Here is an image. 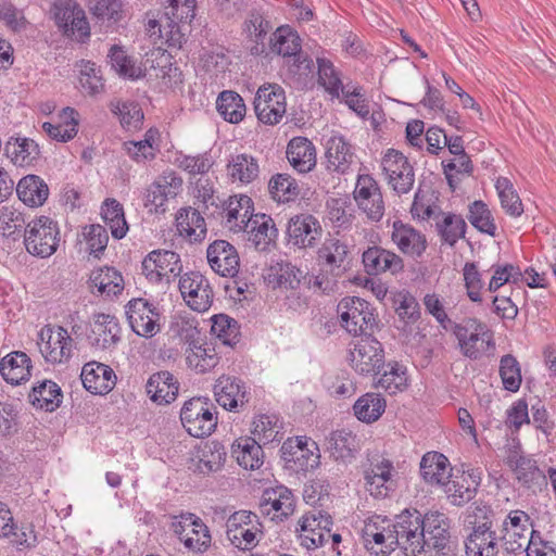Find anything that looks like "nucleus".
I'll list each match as a JSON object with an SVG mask.
<instances>
[{"mask_svg":"<svg viewBox=\"0 0 556 556\" xmlns=\"http://www.w3.org/2000/svg\"><path fill=\"white\" fill-rule=\"evenodd\" d=\"M342 327L353 336H371L376 318L370 304L357 296L342 299L338 304Z\"/></svg>","mask_w":556,"mask_h":556,"instance_id":"7ed1b4c3","label":"nucleus"},{"mask_svg":"<svg viewBox=\"0 0 556 556\" xmlns=\"http://www.w3.org/2000/svg\"><path fill=\"white\" fill-rule=\"evenodd\" d=\"M530 533H532V531H530L529 528L500 529L498 539L502 546H504L505 551L509 554L523 549L528 553L532 549L530 547Z\"/></svg>","mask_w":556,"mask_h":556,"instance_id":"13d9d810","label":"nucleus"},{"mask_svg":"<svg viewBox=\"0 0 556 556\" xmlns=\"http://www.w3.org/2000/svg\"><path fill=\"white\" fill-rule=\"evenodd\" d=\"M469 521L471 531L465 540L467 556H497L500 539L495 529V513L485 505H477Z\"/></svg>","mask_w":556,"mask_h":556,"instance_id":"f257e3e1","label":"nucleus"},{"mask_svg":"<svg viewBox=\"0 0 556 556\" xmlns=\"http://www.w3.org/2000/svg\"><path fill=\"white\" fill-rule=\"evenodd\" d=\"M108 56L110 59L112 68H114L119 75L129 78L138 77L137 68L122 48L113 46L110 49Z\"/></svg>","mask_w":556,"mask_h":556,"instance_id":"774afa93","label":"nucleus"},{"mask_svg":"<svg viewBox=\"0 0 556 556\" xmlns=\"http://www.w3.org/2000/svg\"><path fill=\"white\" fill-rule=\"evenodd\" d=\"M89 339L92 346L100 350L114 346L121 340L117 318L110 314H97Z\"/></svg>","mask_w":556,"mask_h":556,"instance_id":"393cba45","label":"nucleus"},{"mask_svg":"<svg viewBox=\"0 0 556 556\" xmlns=\"http://www.w3.org/2000/svg\"><path fill=\"white\" fill-rule=\"evenodd\" d=\"M24 237L26 250L30 254L48 257L59 245L58 224L47 216H40L27 224Z\"/></svg>","mask_w":556,"mask_h":556,"instance_id":"39448f33","label":"nucleus"},{"mask_svg":"<svg viewBox=\"0 0 556 556\" xmlns=\"http://www.w3.org/2000/svg\"><path fill=\"white\" fill-rule=\"evenodd\" d=\"M54 20L68 37L77 35L84 38L90 34L85 11L74 0H58L54 3Z\"/></svg>","mask_w":556,"mask_h":556,"instance_id":"2eb2a0df","label":"nucleus"},{"mask_svg":"<svg viewBox=\"0 0 556 556\" xmlns=\"http://www.w3.org/2000/svg\"><path fill=\"white\" fill-rule=\"evenodd\" d=\"M326 450L334 460L348 462L358 450L356 435L348 430L332 431L326 438Z\"/></svg>","mask_w":556,"mask_h":556,"instance_id":"4c0bfd02","label":"nucleus"},{"mask_svg":"<svg viewBox=\"0 0 556 556\" xmlns=\"http://www.w3.org/2000/svg\"><path fill=\"white\" fill-rule=\"evenodd\" d=\"M176 227L180 236L190 241L200 242L206 236V224L198 210L193 207L180 208L176 215Z\"/></svg>","mask_w":556,"mask_h":556,"instance_id":"f704fd0d","label":"nucleus"},{"mask_svg":"<svg viewBox=\"0 0 556 556\" xmlns=\"http://www.w3.org/2000/svg\"><path fill=\"white\" fill-rule=\"evenodd\" d=\"M232 455L245 469H257L263 464V451L260 442L252 438H240L232 444Z\"/></svg>","mask_w":556,"mask_h":556,"instance_id":"a19ab883","label":"nucleus"},{"mask_svg":"<svg viewBox=\"0 0 556 556\" xmlns=\"http://www.w3.org/2000/svg\"><path fill=\"white\" fill-rule=\"evenodd\" d=\"M349 362L359 375L368 376L379 372L384 365L382 344L372 336L362 337L353 342Z\"/></svg>","mask_w":556,"mask_h":556,"instance_id":"0eeeda50","label":"nucleus"},{"mask_svg":"<svg viewBox=\"0 0 556 556\" xmlns=\"http://www.w3.org/2000/svg\"><path fill=\"white\" fill-rule=\"evenodd\" d=\"M179 290L187 305L197 312H205L213 302V290L208 280L198 271L181 276Z\"/></svg>","mask_w":556,"mask_h":556,"instance_id":"ddd939ff","label":"nucleus"},{"mask_svg":"<svg viewBox=\"0 0 556 556\" xmlns=\"http://www.w3.org/2000/svg\"><path fill=\"white\" fill-rule=\"evenodd\" d=\"M479 481L471 473L456 476L448 479L443 485L450 502L453 505L462 506L473 498Z\"/></svg>","mask_w":556,"mask_h":556,"instance_id":"58836bf2","label":"nucleus"},{"mask_svg":"<svg viewBox=\"0 0 556 556\" xmlns=\"http://www.w3.org/2000/svg\"><path fill=\"white\" fill-rule=\"evenodd\" d=\"M382 170L388 184L399 194L407 193L415 182L413 166L403 153L390 149L381 161Z\"/></svg>","mask_w":556,"mask_h":556,"instance_id":"9d476101","label":"nucleus"},{"mask_svg":"<svg viewBox=\"0 0 556 556\" xmlns=\"http://www.w3.org/2000/svg\"><path fill=\"white\" fill-rule=\"evenodd\" d=\"M89 280L90 287L97 288L101 295H117L124 289L122 275L112 267H101L92 270Z\"/></svg>","mask_w":556,"mask_h":556,"instance_id":"79ce46f5","label":"nucleus"},{"mask_svg":"<svg viewBox=\"0 0 556 556\" xmlns=\"http://www.w3.org/2000/svg\"><path fill=\"white\" fill-rule=\"evenodd\" d=\"M227 174L233 182L251 184L260 176L258 161L248 153L231 154L227 163Z\"/></svg>","mask_w":556,"mask_h":556,"instance_id":"c756f323","label":"nucleus"},{"mask_svg":"<svg viewBox=\"0 0 556 556\" xmlns=\"http://www.w3.org/2000/svg\"><path fill=\"white\" fill-rule=\"evenodd\" d=\"M30 403L47 412H53L62 402L61 388L51 380H43L38 386H35L29 393Z\"/></svg>","mask_w":556,"mask_h":556,"instance_id":"c03bdc74","label":"nucleus"},{"mask_svg":"<svg viewBox=\"0 0 556 556\" xmlns=\"http://www.w3.org/2000/svg\"><path fill=\"white\" fill-rule=\"evenodd\" d=\"M363 264L369 275L386 271L396 274L404 267L403 260L399 255L380 247L368 248L363 253Z\"/></svg>","mask_w":556,"mask_h":556,"instance_id":"bb28decb","label":"nucleus"},{"mask_svg":"<svg viewBox=\"0 0 556 556\" xmlns=\"http://www.w3.org/2000/svg\"><path fill=\"white\" fill-rule=\"evenodd\" d=\"M500 376L504 389L510 392H517L521 386V369L515 356L507 354L501 357Z\"/></svg>","mask_w":556,"mask_h":556,"instance_id":"052dcab7","label":"nucleus"},{"mask_svg":"<svg viewBox=\"0 0 556 556\" xmlns=\"http://www.w3.org/2000/svg\"><path fill=\"white\" fill-rule=\"evenodd\" d=\"M30 369V358L24 352H13L0 362V372L3 379L14 386L29 380Z\"/></svg>","mask_w":556,"mask_h":556,"instance_id":"2f4dec72","label":"nucleus"},{"mask_svg":"<svg viewBox=\"0 0 556 556\" xmlns=\"http://www.w3.org/2000/svg\"><path fill=\"white\" fill-rule=\"evenodd\" d=\"M27 224L23 213L13 206H3L0 211V230L3 236L13 237L15 233H26Z\"/></svg>","mask_w":556,"mask_h":556,"instance_id":"e2e57ef3","label":"nucleus"},{"mask_svg":"<svg viewBox=\"0 0 556 556\" xmlns=\"http://www.w3.org/2000/svg\"><path fill=\"white\" fill-rule=\"evenodd\" d=\"M110 109L119 118L121 125L127 129L140 127L143 113L138 104L134 102L112 101Z\"/></svg>","mask_w":556,"mask_h":556,"instance_id":"bf43d9fd","label":"nucleus"},{"mask_svg":"<svg viewBox=\"0 0 556 556\" xmlns=\"http://www.w3.org/2000/svg\"><path fill=\"white\" fill-rule=\"evenodd\" d=\"M361 538L367 551L386 556L395 549L392 520L386 516L372 515L363 521Z\"/></svg>","mask_w":556,"mask_h":556,"instance_id":"423d86ee","label":"nucleus"},{"mask_svg":"<svg viewBox=\"0 0 556 556\" xmlns=\"http://www.w3.org/2000/svg\"><path fill=\"white\" fill-rule=\"evenodd\" d=\"M146 388L151 400L159 404L172 403L178 393V383L169 371L153 374Z\"/></svg>","mask_w":556,"mask_h":556,"instance_id":"72a5a7b5","label":"nucleus"},{"mask_svg":"<svg viewBox=\"0 0 556 556\" xmlns=\"http://www.w3.org/2000/svg\"><path fill=\"white\" fill-rule=\"evenodd\" d=\"M182 264L178 253L169 250L151 251L141 263V271L151 283L180 275Z\"/></svg>","mask_w":556,"mask_h":556,"instance_id":"1a4fd4ad","label":"nucleus"},{"mask_svg":"<svg viewBox=\"0 0 556 556\" xmlns=\"http://www.w3.org/2000/svg\"><path fill=\"white\" fill-rule=\"evenodd\" d=\"M358 420L370 424L379 419L386 409V400L378 393H366L353 406Z\"/></svg>","mask_w":556,"mask_h":556,"instance_id":"de8ad7c7","label":"nucleus"},{"mask_svg":"<svg viewBox=\"0 0 556 556\" xmlns=\"http://www.w3.org/2000/svg\"><path fill=\"white\" fill-rule=\"evenodd\" d=\"M287 157L299 173H308L316 165L314 144L304 137L293 138L287 147Z\"/></svg>","mask_w":556,"mask_h":556,"instance_id":"7c9ffc66","label":"nucleus"},{"mask_svg":"<svg viewBox=\"0 0 556 556\" xmlns=\"http://www.w3.org/2000/svg\"><path fill=\"white\" fill-rule=\"evenodd\" d=\"M318 83L333 97H339L343 89L340 76L331 61L325 58H317Z\"/></svg>","mask_w":556,"mask_h":556,"instance_id":"680f3d73","label":"nucleus"},{"mask_svg":"<svg viewBox=\"0 0 556 556\" xmlns=\"http://www.w3.org/2000/svg\"><path fill=\"white\" fill-rule=\"evenodd\" d=\"M295 498L285 485L266 489L261 497L260 511L271 521H283L294 513Z\"/></svg>","mask_w":556,"mask_h":556,"instance_id":"f3484780","label":"nucleus"},{"mask_svg":"<svg viewBox=\"0 0 556 556\" xmlns=\"http://www.w3.org/2000/svg\"><path fill=\"white\" fill-rule=\"evenodd\" d=\"M279 419L275 415H262L253 421V434L260 445H267L273 442H280L283 439Z\"/></svg>","mask_w":556,"mask_h":556,"instance_id":"8fccbe9b","label":"nucleus"},{"mask_svg":"<svg viewBox=\"0 0 556 556\" xmlns=\"http://www.w3.org/2000/svg\"><path fill=\"white\" fill-rule=\"evenodd\" d=\"M216 108L223 118L231 124H238L245 115L243 99L232 90H225L219 93Z\"/></svg>","mask_w":556,"mask_h":556,"instance_id":"49530a36","label":"nucleus"},{"mask_svg":"<svg viewBox=\"0 0 556 556\" xmlns=\"http://www.w3.org/2000/svg\"><path fill=\"white\" fill-rule=\"evenodd\" d=\"M241 229V232H245L248 240L260 251L266 250L277 237L274 220L266 214H255L254 217H250Z\"/></svg>","mask_w":556,"mask_h":556,"instance_id":"5701e85b","label":"nucleus"},{"mask_svg":"<svg viewBox=\"0 0 556 556\" xmlns=\"http://www.w3.org/2000/svg\"><path fill=\"white\" fill-rule=\"evenodd\" d=\"M394 467L389 459H377L371 462L364 471L366 490L376 498H384L395 488Z\"/></svg>","mask_w":556,"mask_h":556,"instance_id":"6ab92c4d","label":"nucleus"},{"mask_svg":"<svg viewBox=\"0 0 556 556\" xmlns=\"http://www.w3.org/2000/svg\"><path fill=\"white\" fill-rule=\"evenodd\" d=\"M495 188L503 210L513 217L520 216L523 212V206L510 180L505 177H500L496 180Z\"/></svg>","mask_w":556,"mask_h":556,"instance_id":"6e6d98bb","label":"nucleus"},{"mask_svg":"<svg viewBox=\"0 0 556 556\" xmlns=\"http://www.w3.org/2000/svg\"><path fill=\"white\" fill-rule=\"evenodd\" d=\"M318 261L333 276L342 275L348 265L349 248L337 238H328L318 250Z\"/></svg>","mask_w":556,"mask_h":556,"instance_id":"b1692460","label":"nucleus"},{"mask_svg":"<svg viewBox=\"0 0 556 556\" xmlns=\"http://www.w3.org/2000/svg\"><path fill=\"white\" fill-rule=\"evenodd\" d=\"M180 419L187 432L194 438L210 435L217 426L216 413L201 397L191 399L185 403Z\"/></svg>","mask_w":556,"mask_h":556,"instance_id":"6e6552de","label":"nucleus"},{"mask_svg":"<svg viewBox=\"0 0 556 556\" xmlns=\"http://www.w3.org/2000/svg\"><path fill=\"white\" fill-rule=\"evenodd\" d=\"M507 463L514 470L516 478L523 484L530 483L539 475L535 463L527 457L510 455Z\"/></svg>","mask_w":556,"mask_h":556,"instance_id":"69168bd1","label":"nucleus"},{"mask_svg":"<svg viewBox=\"0 0 556 556\" xmlns=\"http://www.w3.org/2000/svg\"><path fill=\"white\" fill-rule=\"evenodd\" d=\"M75 110L72 108L63 109L56 122H46L42 129L48 136L56 141L66 142L77 134V121L75 119Z\"/></svg>","mask_w":556,"mask_h":556,"instance_id":"a18cd8bd","label":"nucleus"},{"mask_svg":"<svg viewBox=\"0 0 556 556\" xmlns=\"http://www.w3.org/2000/svg\"><path fill=\"white\" fill-rule=\"evenodd\" d=\"M271 50L279 55L292 58L301 51L300 37L289 27H279L270 39Z\"/></svg>","mask_w":556,"mask_h":556,"instance_id":"5fc2aeb1","label":"nucleus"},{"mask_svg":"<svg viewBox=\"0 0 556 556\" xmlns=\"http://www.w3.org/2000/svg\"><path fill=\"white\" fill-rule=\"evenodd\" d=\"M452 468L446 456L439 452H429L420 462V475L430 484L443 486L452 478Z\"/></svg>","mask_w":556,"mask_h":556,"instance_id":"cd10ccee","label":"nucleus"},{"mask_svg":"<svg viewBox=\"0 0 556 556\" xmlns=\"http://www.w3.org/2000/svg\"><path fill=\"white\" fill-rule=\"evenodd\" d=\"M128 323L134 332L144 338H151L160 331L159 312L155 306L144 299H134L126 306Z\"/></svg>","mask_w":556,"mask_h":556,"instance_id":"4468645a","label":"nucleus"},{"mask_svg":"<svg viewBox=\"0 0 556 556\" xmlns=\"http://www.w3.org/2000/svg\"><path fill=\"white\" fill-rule=\"evenodd\" d=\"M216 402L228 410L243 407L249 402L245 384L232 376H222L214 384Z\"/></svg>","mask_w":556,"mask_h":556,"instance_id":"412c9836","label":"nucleus"},{"mask_svg":"<svg viewBox=\"0 0 556 556\" xmlns=\"http://www.w3.org/2000/svg\"><path fill=\"white\" fill-rule=\"evenodd\" d=\"M470 224L479 231L492 237L496 235V225L488 205L482 201H475L469 205L467 216Z\"/></svg>","mask_w":556,"mask_h":556,"instance_id":"4d7b16f0","label":"nucleus"},{"mask_svg":"<svg viewBox=\"0 0 556 556\" xmlns=\"http://www.w3.org/2000/svg\"><path fill=\"white\" fill-rule=\"evenodd\" d=\"M391 238L404 254L410 256H420L427 248L425 236L412 226L405 225L402 222L393 223Z\"/></svg>","mask_w":556,"mask_h":556,"instance_id":"c85d7f7f","label":"nucleus"},{"mask_svg":"<svg viewBox=\"0 0 556 556\" xmlns=\"http://www.w3.org/2000/svg\"><path fill=\"white\" fill-rule=\"evenodd\" d=\"M186 361L190 368L204 374L218 364L219 357L213 348L192 343L187 351Z\"/></svg>","mask_w":556,"mask_h":556,"instance_id":"603ef678","label":"nucleus"},{"mask_svg":"<svg viewBox=\"0 0 556 556\" xmlns=\"http://www.w3.org/2000/svg\"><path fill=\"white\" fill-rule=\"evenodd\" d=\"M226 527L227 539L241 551L254 548L263 535V525L258 516L250 510L233 513L228 518Z\"/></svg>","mask_w":556,"mask_h":556,"instance_id":"20e7f679","label":"nucleus"},{"mask_svg":"<svg viewBox=\"0 0 556 556\" xmlns=\"http://www.w3.org/2000/svg\"><path fill=\"white\" fill-rule=\"evenodd\" d=\"M287 231L289 241L301 249L314 248L323 236L319 220L311 214L291 217Z\"/></svg>","mask_w":556,"mask_h":556,"instance_id":"a211bd4d","label":"nucleus"},{"mask_svg":"<svg viewBox=\"0 0 556 556\" xmlns=\"http://www.w3.org/2000/svg\"><path fill=\"white\" fill-rule=\"evenodd\" d=\"M101 215L115 239H122L126 236L128 225L123 205L115 199H106L102 205Z\"/></svg>","mask_w":556,"mask_h":556,"instance_id":"09e8293b","label":"nucleus"},{"mask_svg":"<svg viewBox=\"0 0 556 556\" xmlns=\"http://www.w3.org/2000/svg\"><path fill=\"white\" fill-rule=\"evenodd\" d=\"M439 216H442V220L437 222V228L442 240L450 245H454L458 239L465 236L467 225L464 218L452 213H441L438 207Z\"/></svg>","mask_w":556,"mask_h":556,"instance_id":"3c124183","label":"nucleus"},{"mask_svg":"<svg viewBox=\"0 0 556 556\" xmlns=\"http://www.w3.org/2000/svg\"><path fill=\"white\" fill-rule=\"evenodd\" d=\"M425 528V548L443 549L450 541L448 518L439 511H429L422 515Z\"/></svg>","mask_w":556,"mask_h":556,"instance_id":"a878e982","label":"nucleus"},{"mask_svg":"<svg viewBox=\"0 0 556 556\" xmlns=\"http://www.w3.org/2000/svg\"><path fill=\"white\" fill-rule=\"evenodd\" d=\"M269 191L278 201H289L300 192L296 181L287 174H277L269 181Z\"/></svg>","mask_w":556,"mask_h":556,"instance_id":"0e129e2a","label":"nucleus"},{"mask_svg":"<svg viewBox=\"0 0 556 556\" xmlns=\"http://www.w3.org/2000/svg\"><path fill=\"white\" fill-rule=\"evenodd\" d=\"M148 131L146 138L140 141H126L123 143V150L126 154L137 163L152 160L155 156L154 148L150 141V134Z\"/></svg>","mask_w":556,"mask_h":556,"instance_id":"338daca9","label":"nucleus"},{"mask_svg":"<svg viewBox=\"0 0 556 556\" xmlns=\"http://www.w3.org/2000/svg\"><path fill=\"white\" fill-rule=\"evenodd\" d=\"M40 352L49 363L61 364L70 359L73 353V339L63 327L41 330Z\"/></svg>","mask_w":556,"mask_h":556,"instance_id":"dca6fc26","label":"nucleus"},{"mask_svg":"<svg viewBox=\"0 0 556 556\" xmlns=\"http://www.w3.org/2000/svg\"><path fill=\"white\" fill-rule=\"evenodd\" d=\"M226 452L222 444L218 442L207 443L201 451V455L194 468L203 475L217 471L224 465Z\"/></svg>","mask_w":556,"mask_h":556,"instance_id":"864d4df0","label":"nucleus"},{"mask_svg":"<svg viewBox=\"0 0 556 556\" xmlns=\"http://www.w3.org/2000/svg\"><path fill=\"white\" fill-rule=\"evenodd\" d=\"M175 534L185 547L194 553H203L211 545V534L207 526L193 514H184L180 520L173 523Z\"/></svg>","mask_w":556,"mask_h":556,"instance_id":"f8f14e48","label":"nucleus"},{"mask_svg":"<svg viewBox=\"0 0 556 556\" xmlns=\"http://www.w3.org/2000/svg\"><path fill=\"white\" fill-rule=\"evenodd\" d=\"M80 378L86 390L93 394L109 393L116 382L113 369L98 362L87 363L81 369Z\"/></svg>","mask_w":556,"mask_h":556,"instance_id":"4be33fe9","label":"nucleus"},{"mask_svg":"<svg viewBox=\"0 0 556 556\" xmlns=\"http://www.w3.org/2000/svg\"><path fill=\"white\" fill-rule=\"evenodd\" d=\"M225 225L233 232H241L247 219L254 217L252 200L248 195L230 197L223 210Z\"/></svg>","mask_w":556,"mask_h":556,"instance_id":"473e14b6","label":"nucleus"},{"mask_svg":"<svg viewBox=\"0 0 556 556\" xmlns=\"http://www.w3.org/2000/svg\"><path fill=\"white\" fill-rule=\"evenodd\" d=\"M181 185L180 179L163 176L157 178L147 190L146 206H153L155 213H164V204L168 198L176 195V188Z\"/></svg>","mask_w":556,"mask_h":556,"instance_id":"ea45409f","label":"nucleus"},{"mask_svg":"<svg viewBox=\"0 0 556 556\" xmlns=\"http://www.w3.org/2000/svg\"><path fill=\"white\" fill-rule=\"evenodd\" d=\"M327 166L329 169L344 174L353 162L354 153L350 143L342 136L334 135L327 141Z\"/></svg>","mask_w":556,"mask_h":556,"instance_id":"e433bc0d","label":"nucleus"},{"mask_svg":"<svg viewBox=\"0 0 556 556\" xmlns=\"http://www.w3.org/2000/svg\"><path fill=\"white\" fill-rule=\"evenodd\" d=\"M211 268L223 277H235L239 270V255L233 245L225 240H216L206 251Z\"/></svg>","mask_w":556,"mask_h":556,"instance_id":"aec40b11","label":"nucleus"},{"mask_svg":"<svg viewBox=\"0 0 556 556\" xmlns=\"http://www.w3.org/2000/svg\"><path fill=\"white\" fill-rule=\"evenodd\" d=\"M422 514L413 508L405 509L392 520V534L395 548L400 547L407 556H417L425 552Z\"/></svg>","mask_w":556,"mask_h":556,"instance_id":"f03ea898","label":"nucleus"},{"mask_svg":"<svg viewBox=\"0 0 556 556\" xmlns=\"http://www.w3.org/2000/svg\"><path fill=\"white\" fill-rule=\"evenodd\" d=\"M254 110L260 122L278 124L286 114V97L278 85L262 86L254 99Z\"/></svg>","mask_w":556,"mask_h":556,"instance_id":"9b49d317","label":"nucleus"},{"mask_svg":"<svg viewBox=\"0 0 556 556\" xmlns=\"http://www.w3.org/2000/svg\"><path fill=\"white\" fill-rule=\"evenodd\" d=\"M4 153L13 164L25 166L38 157L39 147L31 139L11 137L5 143Z\"/></svg>","mask_w":556,"mask_h":556,"instance_id":"37998d69","label":"nucleus"},{"mask_svg":"<svg viewBox=\"0 0 556 556\" xmlns=\"http://www.w3.org/2000/svg\"><path fill=\"white\" fill-rule=\"evenodd\" d=\"M16 193L24 204L30 207H38L47 201L49 187L39 176L27 175L18 181Z\"/></svg>","mask_w":556,"mask_h":556,"instance_id":"c9c22d12","label":"nucleus"}]
</instances>
